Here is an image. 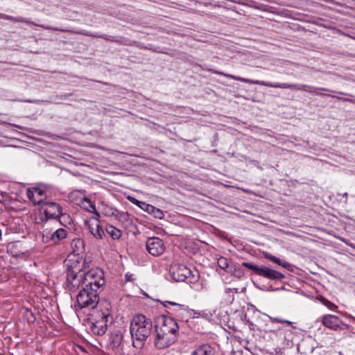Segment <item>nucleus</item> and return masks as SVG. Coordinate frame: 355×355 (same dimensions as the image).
I'll return each mask as SVG.
<instances>
[{
  "instance_id": "f257e3e1",
  "label": "nucleus",
  "mask_w": 355,
  "mask_h": 355,
  "mask_svg": "<svg viewBox=\"0 0 355 355\" xmlns=\"http://www.w3.org/2000/svg\"><path fill=\"white\" fill-rule=\"evenodd\" d=\"M216 74H218L220 76H225L228 78L241 81L242 83H245L248 84L252 85H258L261 86H266L269 87H273V88H282V89H296V90H300V91H304L309 93H314L313 89H316V87H314L311 85H304V84H297V83H270V82H265L261 80H253L250 79H247L239 76H236L231 74L225 73L223 72H219V71H215ZM317 89L321 90V91H325V92H332L331 90L324 88V87H318ZM315 94L318 96H329L332 98H336L338 100L343 101H348V102H353L352 100L349 98H341L339 96H333L331 94H324V93H319V92H315Z\"/></svg>"
},
{
  "instance_id": "f03ea898",
  "label": "nucleus",
  "mask_w": 355,
  "mask_h": 355,
  "mask_svg": "<svg viewBox=\"0 0 355 355\" xmlns=\"http://www.w3.org/2000/svg\"><path fill=\"white\" fill-rule=\"evenodd\" d=\"M155 329L154 345L157 349L168 347L176 341L179 327L173 318L161 317L159 318V324L155 326Z\"/></svg>"
},
{
  "instance_id": "7ed1b4c3",
  "label": "nucleus",
  "mask_w": 355,
  "mask_h": 355,
  "mask_svg": "<svg viewBox=\"0 0 355 355\" xmlns=\"http://www.w3.org/2000/svg\"><path fill=\"white\" fill-rule=\"evenodd\" d=\"M66 265V288L71 292H75L80 287H85V260L69 259Z\"/></svg>"
},
{
  "instance_id": "20e7f679",
  "label": "nucleus",
  "mask_w": 355,
  "mask_h": 355,
  "mask_svg": "<svg viewBox=\"0 0 355 355\" xmlns=\"http://www.w3.org/2000/svg\"><path fill=\"white\" fill-rule=\"evenodd\" d=\"M152 320L144 315L139 314L133 317L130 327V331L133 339V346L141 347L151 334L153 330Z\"/></svg>"
},
{
  "instance_id": "39448f33",
  "label": "nucleus",
  "mask_w": 355,
  "mask_h": 355,
  "mask_svg": "<svg viewBox=\"0 0 355 355\" xmlns=\"http://www.w3.org/2000/svg\"><path fill=\"white\" fill-rule=\"evenodd\" d=\"M99 319L92 322L90 331L94 335L103 336L107 330V327L112 324V305L107 300H102L99 304Z\"/></svg>"
},
{
  "instance_id": "423d86ee",
  "label": "nucleus",
  "mask_w": 355,
  "mask_h": 355,
  "mask_svg": "<svg viewBox=\"0 0 355 355\" xmlns=\"http://www.w3.org/2000/svg\"><path fill=\"white\" fill-rule=\"evenodd\" d=\"M101 302L98 291L91 287H83L76 296L75 308L76 310L83 309H93Z\"/></svg>"
},
{
  "instance_id": "0eeeda50",
  "label": "nucleus",
  "mask_w": 355,
  "mask_h": 355,
  "mask_svg": "<svg viewBox=\"0 0 355 355\" xmlns=\"http://www.w3.org/2000/svg\"><path fill=\"white\" fill-rule=\"evenodd\" d=\"M170 272L172 278L176 282L187 281L189 284H193L198 279V271H191L184 264L174 263L171 265Z\"/></svg>"
},
{
  "instance_id": "6e6552de",
  "label": "nucleus",
  "mask_w": 355,
  "mask_h": 355,
  "mask_svg": "<svg viewBox=\"0 0 355 355\" xmlns=\"http://www.w3.org/2000/svg\"><path fill=\"white\" fill-rule=\"evenodd\" d=\"M241 265L249 270L254 271L256 275L270 280L277 281L285 278V275L283 273L266 266H259L250 262H243Z\"/></svg>"
},
{
  "instance_id": "1a4fd4ad",
  "label": "nucleus",
  "mask_w": 355,
  "mask_h": 355,
  "mask_svg": "<svg viewBox=\"0 0 355 355\" xmlns=\"http://www.w3.org/2000/svg\"><path fill=\"white\" fill-rule=\"evenodd\" d=\"M105 284L104 273L101 269L85 270V287L98 290Z\"/></svg>"
},
{
  "instance_id": "9d476101",
  "label": "nucleus",
  "mask_w": 355,
  "mask_h": 355,
  "mask_svg": "<svg viewBox=\"0 0 355 355\" xmlns=\"http://www.w3.org/2000/svg\"><path fill=\"white\" fill-rule=\"evenodd\" d=\"M42 209L44 211L46 219L60 218L62 215V207L55 202L45 201L42 204Z\"/></svg>"
},
{
  "instance_id": "9b49d317",
  "label": "nucleus",
  "mask_w": 355,
  "mask_h": 355,
  "mask_svg": "<svg viewBox=\"0 0 355 355\" xmlns=\"http://www.w3.org/2000/svg\"><path fill=\"white\" fill-rule=\"evenodd\" d=\"M146 247L148 252L154 257L162 254L166 249L163 241L157 237L148 238Z\"/></svg>"
},
{
  "instance_id": "f8f14e48",
  "label": "nucleus",
  "mask_w": 355,
  "mask_h": 355,
  "mask_svg": "<svg viewBox=\"0 0 355 355\" xmlns=\"http://www.w3.org/2000/svg\"><path fill=\"white\" fill-rule=\"evenodd\" d=\"M42 26L43 27V28L46 29V30L58 31H60V32H67V33H73V34L83 35L85 36L92 37H100V38L104 39L107 41L112 42H114V40H115V37H114V36L107 35H105V34L98 35L97 33H92L84 31V30L73 31V30H69V29H66V28H56V27H52L50 26Z\"/></svg>"
},
{
  "instance_id": "ddd939ff",
  "label": "nucleus",
  "mask_w": 355,
  "mask_h": 355,
  "mask_svg": "<svg viewBox=\"0 0 355 355\" xmlns=\"http://www.w3.org/2000/svg\"><path fill=\"white\" fill-rule=\"evenodd\" d=\"M321 322L322 324L328 329L334 331L341 330L340 324H343L339 317L334 315H326L322 317Z\"/></svg>"
},
{
  "instance_id": "4468645a",
  "label": "nucleus",
  "mask_w": 355,
  "mask_h": 355,
  "mask_svg": "<svg viewBox=\"0 0 355 355\" xmlns=\"http://www.w3.org/2000/svg\"><path fill=\"white\" fill-rule=\"evenodd\" d=\"M27 196L34 205H40L46 198L45 191L40 187H35L27 190Z\"/></svg>"
},
{
  "instance_id": "2eb2a0df",
  "label": "nucleus",
  "mask_w": 355,
  "mask_h": 355,
  "mask_svg": "<svg viewBox=\"0 0 355 355\" xmlns=\"http://www.w3.org/2000/svg\"><path fill=\"white\" fill-rule=\"evenodd\" d=\"M85 226L93 236L97 239H102L105 235V232L100 224V221L90 223V221H85Z\"/></svg>"
},
{
  "instance_id": "dca6fc26",
  "label": "nucleus",
  "mask_w": 355,
  "mask_h": 355,
  "mask_svg": "<svg viewBox=\"0 0 355 355\" xmlns=\"http://www.w3.org/2000/svg\"><path fill=\"white\" fill-rule=\"evenodd\" d=\"M67 236V232L63 228H59L54 231L52 234L48 232L47 229L43 230V236L46 239H50L54 243H58L61 240L65 239Z\"/></svg>"
},
{
  "instance_id": "f3484780",
  "label": "nucleus",
  "mask_w": 355,
  "mask_h": 355,
  "mask_svg": "<svg viewBox=\"0 0 355 355\" xmlns=\"http://www.w3.org/2000/svg\"><path fill=\"white\" fill-rule=\"evenodd\" d=\"M215 349L208 344L198 346L191 353V355H214Z\"/></svg>"
},
{
  "instance_id": "a211bd4d",
  "label": "nucleus",
  "mask_w": 355,
  "mask_h": 355,
  "mask_svg": "<svg viewBox=\"0 0 355 355\" xmlns=\"http://www.w3.org/2000/svg\"><path fill=\"white\" fill-rule=\"evenodd\" d=\"M163 305L171 310L175 314L181 315L183 311H187L188 307L184 304H178L173 302L166 301Z\"/></svg>"
},
{
  "instance_id": "6ab92c4d",
  "label": "nucleus",
  "mask_w": 355,
  "mask_h": 355,
  "mask_svg": "<svg viewBox=\"0 0 355 355\" xmlns=\"http://www.w3.org/2000/svg\"><path fill=\"white\" fill-rule=\"evenodd\" d=\"M0 18L10 20L15 22H21V23H26L27 24H31L33 26H37L43 28L42 26H44L43 24H37L33 21H30L29 19L22 17H12L10 15H8L3 13H0Z\"/></svg>"
},
{
  "instance_id": "aec40b11",
  "label": "nucleus",
  "mask_w": 355,
  "mask_h": 355,
  "mask_svg": "<svg viewBox=\"0 0 355 355\" xmlns=\"http://www.w3.org/2000/svg\"><path fill=\"white\" fill-rule=\"evenodd\" d=\"M122 335L119 331L112 332L110 334L108 343L110 347L112 349H116L119 347L122 342Z\"/></svg>"
},
{
  "instance_id": "412c9836",
  "label": "nucleus",
  "mask_w": 355,
  "mask_h": 355,
  "mask_svg": "<svg viewBox=\"0 0 355 355\" xmlns=\"http://www.w3.org/2000/svg\"><path fill=\"white\" fill-rule=\"evenodd\" d=\"M106 232L114 240L119 239L122 236V232L113 225H108L106 227Z\"/></svg>"
},
{
  "instance_id": "4be33fe9",
  "label": "nucleus",
  "mask_w": 355,
  "mask_h": 355,
  "mask_svg": "<svg viewBox=\"0 0 355 355\" xmlns=\"http://www.w3.org/2000/svg\"><path fill=\"white\" fill-rule=\"evenodd\" d=\"M83 208L87 210L88 212L92 213L96 211L95 205L87 198H84L81 202Z\"/></svg>"
},
{
  "instance_id": "5701e85b",
  "label": "nucleus",
  "mask_w": 355,
  "mask_h": 355,
  "mask_svg": "<svg viewBox=\"0 0 355 355\" xmlns=\"http://www.w3.org/2000/svg\"><path fill=\"white\" fill-rule=\"evenodd\" d=\"M149 214H152L155 218L162 219L164 218V214L162 210L153 206Z\"/></svg>"
},
{
  "instance_id": "b1692460",
  "label": "nucleus",
  "mask_w": 355,
  "mask_h": 355,
  "mask_svg": "<svg viewBox=\"0 0 355 355\" xmlns=\"http://www.w3.org/2000/svg\"><path fill=\"white\" fill-rule=\"evenodd\" d=\"M217 263L218 266L223 270H226L229 266L227 259L223 257H220L219 259H218Z\"/></svg>"
},
{
  "instance_id": "393cba45",
  "label": "nucleus",
  "mask_w": 355,
  "mask_h": 355,
  "mask_svg": "<svg viewBox=\"0 0 355 355\" xmlns=\"http://www.w3.org/2000/svg\"><path fill=\"white\" fill-rule=\"evenodd\" d=\"M280 266H282L284 268L289 269L291 267V265L284 260L280 259L279 258L276 257L275 261L273 262Z\"/></svg>"
},
{
  "instance_id": "a878e982",
  "label": "nucleus",
  "mask_w": 355,
  "mask_h": 355,
  "mask_svg": "<svg viewBox=\"0 0 355 355\" xmlns=\"http://www.w3.org/2000/svg\"><path fill=\"white\" fill-rule=\"evenodd\" d=\"M269 318H270V321L272 322L286 323L288 325H292V324H293V322L289 321V320H284V319H282V318H275V317L269 316Z\"/></svg>"
},
{
  "instance_id": "bb28decb",
  "label": "nucleus",
  "mask_w": 355,
  "mask_h": 355,
  "mask_svg": "<svg viewBox=\"0 0 355 355\" xmlns=\"http://www.w3.org/2000/svg\"><path fill=\"white\" fill-rule=\"evenodd\" d=\"M114 42L119 44L122 45H130V40L127 38H124L123 37H115Z\"/></svg>"
},
{
  "instance_id": "cd10ccee",
  "label": "nucleus",
  "mask_w": 355,
  "mask_h": 355,
  "mask_svg": "<svg viewBox=\"0 0 355 355\" xmlns=\"http://www.w3.org/2000/svg\"><path fill=\"white\" fill-rule=\"evenodd\" d=\"M138 207L149 214L150 211L152 209L153 205L141 201Z\"/></svg>"
},
{
  "instance_id": "c85d7f7f",
  "label": "nucleus",
  "mask_w": 355,
  "mask_h": 355,
  "mask_svg": "<svg viewBox=\"0 0 355 355\" xmlns=\"http://www.w3.org/2000/svg\"><path fill=\"white\" fill-rule=\"evenodd\" d=\"M92 213L94 214V216L91 217L86 221H90V223H95L96 221H99V218L101 217L99 212H98L97 210L96 209V211H92Z\"/></svg>"
},
{
  "instance_id": "c756f323",
  "label": "nucleus",
  "mask_w": 355,
  "mask_h": 355,
  "mask_svg": "<svg viewBox=\"0 0 355 355\" xmlns=\"http://www.w3.org/2000/svg\"><path fill=\"white\" fill-rule=\"evenodd\" d=\"M321 302L323 304H324L326 306H327L329 309L332 310L336 307L334 304L331 303V302H329V300H327L325 298H322Z\"/></svg>"
},
{
  "instance_id": "7c9ffc66",
  "label": "nucleus",
  "mask_w": 355,
  "mask_h": 355,
  "mask_svg": "<svg viewBox=\"0 0 355 355\" xmlns=\"http://www.w3.org/2000/svg\"><path fill=\"white\" fill-rule=\"evenodd\" d=\"M128 200L131 202L132 203H133L134 205H136L137 206H139V204L141 203V201H139V200L136 199L135 198L132 197V196H128Z\"/></svg>"
},
{
  "instance_id": "2f4dec72",
  "label": "nucleus",
  "mask_w": 355,
  "mask_h": 355,
  "mask_svg": "<svg viewBox=\"0 0 355 355\" xmlns=\"http://www.w3.org/2000/svg\"><path fill=\"white\" fill-rule=\"evenodd\" d=\"M265 258L268 260H270L272 262H274L275 260L276 257L274 255H272L271 254L266 253L265 254Z\"/></svg>"
},
{
  "instance_id": "473e14b6",
  "label": "nucleus",
  "mask_w": 355,
  "mask_h": 355,
  "mask_svg": "<svg viewBox=\"0 0 355 355\" xmlns=\"http://www.w3.org/2000/svg\"><path fill=\"white\" fill-rule=\"evenodd\" d=\"M70 96H71V94H64L60 95L59 96V98H60V99L64 100V99H67Z\"/></svg>"
},
{
  "instance_id": "72a5a7b5",
  "label": "nucleus",
  "mask_w": 355,
  "mask_h": 355,
  "mask_svg": "<svg viewBox=\"0 0 355 355\" xmlns=\"http://www.w3.org/2000/svg\"><path fill=\"white\" fill-rule=\"evenodd\" d=\"M109 209H110V212H105V214H107V215H114V212L116 211V210L112 209V208H109Z\"/></svg>"
},
{
  "instance_id": "f704fd0d",
  "label": "nucleus",
  "mask_w": 355,
  "mask_h": 355,
  "mask_svg": "<svg viewBox=\"0 0 355 355\" xmlns=\"http://www.w3.org/2000/svg\"><path fill=\"white\" fill-rule=\"evenodd\" d=\"M119 214H120V217H121L124 219H125L128 216V214L125 213V212H121Z\"/></svg>"
},
{
  "instance_id": "c9c22d12",
  "label": "nucleus",
  "mask_w": 355,
  "mask_h": 355,
  "mask_svg": "<svg viewBox=\"0 0 355 355\" xmlns=\"http://www.w3.org/2000/svg\"><path fill=\"white\" fill-rule=\"evenodd\" d=\"M25 102L33 103V102H35V101H32V100H26V101H25Z\"/></svg>"
},
{
  "instance_id": "e433bc0d",
  "label": "nucleus",
  "mask_w": 355,
  "mask_h": 355,
  "mask_svg": "<svg viewBox=\"0 0 355 355\" xmlns=\"http://www.w3.org/2000/svg\"><path fill=\"white\" fill-rule=\"evenodd\" d=\"M347 196H348L347 193H345L343 194V197H347Z\"/></svg>"
},
{
  "instance_id": "4c0bfd02",
  "label": "nucleus",
  "mask_w": 355,
  "mask_h": 355,
  "mask_svg": "<svg viewBox=\"0 0 355 355\" xmlns=\"http://www.w3.org/2000/svg\"><path fill=\"white\" fill-rule=\"evenodd\" d=\"M336 93L339 94H343V95H345V94L343 93V92H337Z\"/></svg>"
},
{
  "instance_id": "58836bf2",
  "label": "nucleus",
  "mask_w": 355,
  "mask_h": 355,
  "mask_svg": "<svg viewBox=\"0 0 355 355\" xmlns=\"http://www.w3.org/2000/svg\"><path fill=\"white\" fill-rule=\"evenodd\" d=\"M6 193L5 192H1V194L3 196V194H5Z\"/></svg>"
}]
</instances>
